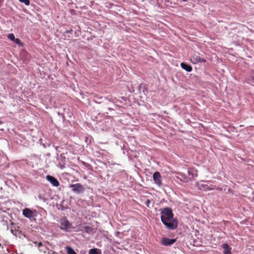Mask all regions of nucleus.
Returning <instances> with one entry per match:
<instances>
[{
    "label": "nucleus",
    "instance_id": "19",
    "mask_svg": "<svg viewBox=\"0 0 254 254\" xmlns=\"http://www.w3.org/2000/svg\"><path fill=\"white\" fill-rule=\"evenodd\" d=\"M150 200L149 199H147V200H146V204L147 205H148V204H149V203H150Z\"/></svg>",
    "mask_w": 254,
    "mask_h": 254
},
{
    "label": "nucleus",
    "instance_id": "20",
    "mask_svg": "<svg viewBox=\"0 0 254 254\" xmlns=\"http://www.w3.org/2000/svg\"><path fill=\"white\" fill-rule=\"evenodd\" d=\"M42 243L41 242H40L39 244H38V247H40V246H42Z\"/></svg>",
    "mask_w": 254,
    "mask_h": 254
},
{
    "label": "nucleus",
    "instance_id": "1",
    "mask_svg": "<svg viewBox=\"0 0 254 254\" xmlns=\"http://www.w3.org/2000/svg\"><path fill=\"white\" fill-rule=\"evenodd\" d=\"M161 220L165 227L170 230L176 229L178 222L174 218V214L171 208L165 207L161 210Z\"/></svg>",
    "mask_w": 254,
    "mask_h": 254
},
{
    "label": "nucleus",
    "instance_id": "8",
    "mask_svg": "<svg viewBox=\"0 0 254 254\" xmlns=\"http://www.w3.org/2000/svg\"><path fill=\"white\" fill-rule=\"evenodd\" d=\"M192 62L194 64H197L198 63H205L206 60L203 58H201L199 54H194L192 57Z\"/></svg>",
    "mask_w": 254,
    "mask_h": 254
},
{
    "label": "nucleus",
    "instance_id": "4",
    "mask_svg": "<svg viewBox=\"0 0 254 254\" xmlns=\"http://www.w3.org/2000/svg\"><path fill=\"white\" fill-rule=\"evenodd\" d=\"M70 188H72V191L77 193H80L84 191V187L79 183L72 184L70 186Z\"/></svg>",
    "mask_w": 254,
    "mask_h": 254
},
{
    "label": "nucleus",
    "instance_id": "14",
    "mask_svg": "<svg viewBox=\"0 0 254 254\" xmlns=\"http://www.w3.org/2000/svg\"><path fill=\"white\" fill-rule=\"evenodd\" d=\"M89 254H101V252L97 249H92L90 250Z\"/></svg>",
    "mask_w": 254,
    "mask_h": 254
},
{
    "label": "nucleus",
    "instance_id": "12",
    "mask_svg": "<svg viewBox=\"0 0 254 254\" xmlns=\"http://www.w3.org/2000/svg\"><path fill=\"white\" fill-rule=\"evenodd\" d=\"M181 66L182 68L188 72H190L192 69V68L190 65L187 64L185 63H182Z\"/></svg>",
    "mask_w": 254,
    "mask_h": 254
},
{
    "label": "nucleus",
    "instance_id": "18",
    "mask_svg": "<svg viewBox=\"0 0 254 254\" xmlns=\"http://www.w3.org/2000/svg\"><path fill=\"white\" fill-rule=\"evenodd\" d=\"M84 228L85 230H86L87 231L88 230H90L91 229V228L89 226H84Z\"/></svg>",
    "mask_w": 254,
    "mask_h": 254
},
{
    "label": "nucleus",
    "instance_id": "15",
    "mask_svg": "<svg viewBox=\"0 0 254 254\" xmlns=\"http://www.w3.org/2000/svg\"><path fill=\"white\" fill-rule=\"evenodd\" d=\"M7 37L8 39H9L10 40H11V41H14V40L15 38V36L13 33L9 34L7 36Z\"/></svg>",
    "mask_w": 254,
    "mask_h": 254
},
{
    "label": "nucleus",
    "instance_id": "3",
    "mask_svg": "<svg viewBox=\"0 0 254 254\" xmlns=\"http://www.w3.org/2000/svg\"><path fill=\"white\" fill-rule=\"evenodd\" d=\"M22 214L25 217L31 219L37 216V211L25 208L22 210Z\"/></svg>",
    "mask_w": 254,
    "mask_h": 254
},
{
    "label": "nucleus",
    "instance_id": "9",
    "mask_svg": "<svg viewBox=\"0 0 254 254\" xmlns=\"http://www.w3.org/2000/svg\"><path fill=\"white\" fill-rule=\"evenodd\" d=\"M46 178L47 180L49 181L54 186L58 187L60 185L59 181L55 177L50 175H47Z\"/></svg>",
    "mask_w": 254,
    "mask_h": 254
},
{
    "label": "nucleus",
    "instance_id": "10",
    "mask_svg": "<svg viewBox=\"0 0 254 254\" xmlns=\"http://www.w3.org/2000/svg\"><path fill=\"white\" fill-rule=\"evenodd\" d=\"M178 178L181 181L184 182H188L190 181V179L188 176V174H186L184 173L180 172L178 173Z\"/></svg>",
    "mask_w": 254,
    "mask_h": 254
},
{
    "label": "nucleus",
    "instance_id": "16",
    "mask_svg": "<svg viewBox=\"0 0 254 254\" xmlns=\"http://www.w3.org/2000/svg\"><path fill=\"white\" fill-rule=\"evenodd\" d=\"M20 2L24 3L26 5H29L30 4L29 0H19Z\"/></svg>",
    "mask_w": 254,
    "mask_h": 254
},
{
    "label": "nucleus",
    "instance_id": "5",
    "mask_svg": "<svg viewBox=\"0 0 254 254\" xmlns=\"http://www.w3.org/2000/svg\"><path fill=\"white\" fill-rule=\"evenodd\" d=\"M161 178V175L159 172H156L153 174V180L155 183L159 187H161L162 184Z\"/></svg>",
    "mask_w": 254,
    "mask_h": 254
},
{
    "label": "nucleus",
    "instance_id": "2",
    "mask_svg": "<svg viewBox=\"0 0 254 254\" xmlns=\"http://www.w3.org/2000/svg\"><path fill=\"white\" fill-rule=\"evenodd\" d=\"M61 224L60 228L64 231H68L72 228V224L65 217H62L60 220Z\"/></svg>",
    "mask_w": 254,
    "mask_h": 254
},
{
    "label": "nucleus",
    "instance_id": "7",
    "mask_svg": "<svg viewBox=\"0 0 254 254\" xmlns=\"http://www.w3.org/2000/svg\"><path fill=\"white\" fill-rule=\"evenodd\" d=\"M176 241L175 239H169L168 238H164L161 240V244L165 246H171Z\"/></svg>",
    "mask_w": 254,
    "mask_h": 254
},
{
    "label": "nucleus",
    "instance_id": "21",
    "mask_svg": "<svg viewBox=\"0 0 254 254\" xmlns=\"http://www.w3.org/2000/svg\"><path fill=\"white\" fill-rule=\"evenodd\" d=\"M0 248H1L2 249H3V246H2V245L1 243H0Z\"/></svg>",
    "mask_w": 254,
    "mask_h": 254
},
{
    "label": "nucleus",
    "instance_id": "23",
    "mask_svg": "<svg viewBox=\"0 0 254 254\" xmlns=\"http://www.w3.org/2000/svg\"><path fill=\"white\" fill-rule=\"evenodd\" d=\"M207 189L209 190H213L212 188H208Z\"/></svg>",
    "mask_w": 254,
    "mask_h": 254
},
{
    "label": "nucleus",
    "instance_id": "25",
    "mask_svg": "<svg viewBox=\"0 0 254 254\" xmlns=\"http://www.w3.org/2000/svg\"><path fill=\"white\" fill-rule=\"evenodd\" d=\"M1 254H4V253L1 252Z\"/></svg>",
    "mask_w": 254,
    "mask_h": 254
},
{
    "label": "nucleus",
    "instance_id": "22",
    "mask_svg": "<svg viewBox=\"0 0 254 254\" xmlns=\"http://www.w3.org/2000/svg\"><path fill=\"white\" fill-rule=\"evenodd\" d=\"M11 232L12 234H15L14 233V231H13V230L12 229H11Z\"/></svg>",
    "mask_w": 254,
    "mask_h": 254
},
{
    "label": "nucleus",
    "instance_id": "13",
    "mask_svg": "<svg viewBox=\"0 0 254 254\" xmlns=\"http://www.w3.org/2000/svg\"><path fill=\"white\" fill-rule=\"evenodd\" d=\"M65 249L67 254H77L74 250L70 246H66Z\"/></svg>",
    "mask_w": 254,
    "mask_h": 254
},
{
    "label": "nucleus",
    "instance_id": "6",
    "mask_svg": "<svg viewBox=\"0 0 254 254\" xmlns=\"http://www.w3.org/2000/svg\"><path fill=\"white\" fill-rule=\"evenodd\" d=\"M188 176H189L190 179V181L193 180L195 177H196L197 175V171L196 169L191 168H189L187 172Z\"/></svg>",
    "mask_w": 254,
    "mask_h": 254
},
{
    "label": "nucleus",
    "instance_id": "24",
    "mask_svg": "<svg viewBox=\"0 0 254 254\" xmlns=\"http://www.w3.org/2000/svg\"><path fill=\"white\" fill-rule=\"evenodd\" d=\"M183 1H187L188 0H182Z\"/></svg>",
    "mask_w": 254,
    "mask_h": 254
},
{
    "label": "nucleus",
    "instance_id": "17",
    "mask_svg": "<svg viewBox=\"0 0 254 254\" xmlns=\"http://www.w3.org/2000/svg\"><path fill=\"white\" fill-rule=\"evenodd\" d=\"M13 42H14L16 44H18V45H22V44L20 40L18 38H15Z\"/></svg>",
    "mask_w": 254,
    "mask_h": 254
},
{
    "label": "nucleus",
    "instance_id": "11",
    "mask_svg": "<svg viewBox=\"0 0 254 254\" xmlns=\"http://www.w3.org/2000/svg\"><path fill=\"white\" fill-rule=\"evenodd\" d=\"M222 247L224 249V254H231V248L227 244H223Z\"/></svg>",
    "mask_w": 254,
    "mask_h": 254
}]
</instances>
